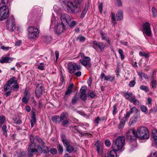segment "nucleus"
Instances as JSON below:
<instances>
[{"label": "nucleus", "mask_w": 157, "mask_h": 157, "mask_svg": "<svg viewBox=\"0 0 157 157\" xmlns=\"http://www.w3.org/2000/svg\"><path fill=\"white\" fill-rule=\"evenodd\" d=\"M75 5L70 0H66L64 2L65 6L68 10H71L74 13L80 12L83 5V0H74Z\"/></svg>", "instance_id": "f257e3e1"}, {"label": "nucleus", "mask_w": 157, "mask_h": 157, "mask_svg": "<svg viewBox=\"0 0 157 157\" xmlns=\"http://www.w3.org/2000/svg\"><path fill=\"white\" fill-rule=\"evenodd\" d=\"M125 140V137L124 136H118L115 141H113L112 147L113 150L116 151H123L124 150Z\"/></svg>", "instance_id": "f03ea898"}, {"label": "nucleus", "mask_w": 157, "mask_h": 157, "mask_svg": "<svg viewBox=\"0 0 157 157\" xmlns=\"http://www.w3.org/2000/svg\"><path fill=\"white\" fill-rule=\"evenodd\" d=\"M136 136L141 140L148 139L149 137V134L147 128L144 127H139L136 130Z\"/></svg>", "instance_id": "7ed1b4c3"}, {"label": "nucleus", "mask_w": 157, "mask_h": 157, "mask_svg": "<svg viewBox=\"0 0 157 157\" xmlns=\"http://www.w3.org/2000/svg\"><path fill=\"white\" fill-rule=\"evenodd\" d=\"M28 37L29 38L34 39L38 37L39 33L38 29L34 26H30L28 29Z\"/></svg>", "instance_id": "20e7f679"}, {"label": "nucleus", "mask_w": 157, "mask_h": 157, "mask_svg": "<svg viewBox=\"0 0 157 157\" xmlns=\"http://www.w3.org/2000/svg\"><path fill=\"white\" fill-rule=\"evenodd\" d=\"M9 16V9L7 6H3L0 7V21L6 19Z\"/></svg>", "instance_id": "39448f33"}, {"label": "nucleus", "mask_w": 157, "mask_h": 157, "mask_svg": "<svg viewBox=\"0 0 157 157\" xmlns=\"http://www.w3.org/2000/svg\"><path fill=\"white\" fill-rule=\"evenodd\" d=\"M143 32L144 34L150 37L152 35V32L150 27V24L146 22L143 25Z\"/></svg>", "instance_id": "423d86ee"}, {"label": "nucleus", "mask_w": 157, "mask_h": 157, "mask_svg": "<svg viewBox=\"0 0 157 157\" xmlns=\"http://www.w3.org/2000/svg\"><path fill=\"white\" fill-rule=\"evenodd\" d=\"M126 136L127 139L131 141L135 140L136 139V132L134 129H129L126 133Z\"/></svg>", "instance_id": "0eeeda50"}, {"label": "nucleus", "mask_w": 157, "mask_h": 157, "mask_svg": "<svg viewBox=\"0 0 157 157\" xmlns=\"http://www.w3.org/2000/svg\"><path fill=\"white\" fill-rule=\"evenodd\" d=\"M68 72L70 74H74L76 71L79 70L81 69L80 65H77L76 63H69L67 65Z\"/></svg>", "instance_id": "6e6552de"}, {"label": "nucleus", "mask_w": 157, "mask_h": 157, "mask_svg": "<svg viewBox=\"0 0 157 157\" xmlns=\"http://www.w3.org/2000/svg\"><path fill=\"white\" fill-rule=\"evenodd\" d=\"M15 19L13 16L10 17V18L7 20L6 27L10 31H13L15 28Z\"/></svg>", "instance_id": "1a4fd4ad"}, {"label": "nucleus", "mask_w": 157, "mask_h": 157, "mask_svg": "<svg viewBox=\"0 0 157 157\" xmlns=\"http://www.w3.org/2000/svg\"><path fill=\"white\" fill-rule=\"evenodd\" d=\"M66 118L65 113L63 112L61 114V122L62 123L63 126L67 127L70 124V120L69 119Z\"/></svg>", "instance_id": "9d476101"}, {"label": "nucleus", "mask_w": 157, "mask_h": 157, "mask_svg": "<svg viewBox=\"0 0 157 157\" xmlns=\"http://www.w3.org/2000/svg\"><path fill=\"white\" fill-rule=\"evenodd\" d=\"M61 20L62 23L61 24L66 25L69 23V21H71V18L68 14L64 13L61 14Z\"/></svg>", "instance_id": "9b49d317"}, {"label": "nucleus", "mask_w": 157, "mask_h": 157, "mask_svg": "<svg viewBox=\"0 0 157 157\" xmlns=\"http://www.w3.org/2000/svg\"><path fill=\"white\" fill-rule=\"evenodd\" d=\"M33 147H34V146L32 144H30L29 145L27 149L28 155L29 157H32L34 153L38 152V149L33 148Z\"/></svg>", "instance_id": "f8f14e48"}, {"label": "nucleus", "mask_w": 157, "mask_h": 157, "mask_svg": "<svg viewBox=\"0 0 157 157\" xmlns=\"http://www.w3.org/2000/svg\"><path fill=\"white\" fill-rule=\"evenodd\" d=\"M93 43L96 47H98L101 52L103 51L105 47H107L109 45L108 44L106 45L105 44H104L102 42H98L96 40L93 41Z\"/></svg>", "instance_id": "ddd939ff"}, {"label": "nucleus", "mask_w": 157, "mask_h": 157, "mask_svg": "<svg viewBox=\"0 0 157 157\" xmlns=\"http://www.w3.org/2000/svg\"><path fill=\"white\" fill-rule=\"evenodd\" d=\"M43 86L41 84H38L35 90V93L36 97L38 98L42 95L43 93Z\"/></svg>", "instance_id": "4468645a"}, {"label": "nucleus", "mask_w": 157, "mask_h": 157, "mask_svg": "<svg viewBox=\"0 0 157 157\" xmlns=\"http://www.w3.org/2000/svg\"><path fill=\"white\" fill-rule=\"evenodd\" d=\"M96 149L98 154H102L103 151V144L99 141H98L95 144Z\"/></svg>", "instance_id": "2eb2a0df"}, {"label": "nucleus", "mask_w": 157, "mask_h": 157, "mask_svg": "<svg viewBox=\"0 0 157 157\" xmlns=\"http://www.w3.org/2000/svg\"><path fill=\"white\" fill-rule=\"evenodd\" d=\"M122 94L126 99L130 101L135 96L131 92L128 93L126 92H122Z\"/></svg>", "instance_id": "dca6fc26"}, {"label": "nucleus", "mask_w": 157, "mask_h": 157, "mask_svg": "<svg viewBox=\"0 0 157 157\" xmlns=\"http://www.w3.org/2000/svg\"><path fill=\"white\" fill-rule=\"evenodd\" d=\"M122 94L126 99L130 101L135 96L131 92L128 93L126 92H122Z\"/></svg>", "instance_id": "f3484780"}, {"label": "nucleus", "mask_w": 157, "mask_h": 157, "mask_svg": "<svg viewBox=\"0 0 157 157\" xmlns=\"http://www.w3.org/2000/svg\"><path fill=\"white\" fill-rule=\"evenodd\" d=\"M152 143L155 144H157V130L155 129L152 131Z\"/></svg>", "instance_id": "a211bd4d"}, {"label": "nucleus", "mask_w": 157, "mask_h": 157, "mask_svg": "<svg viewBox=\"0 0 157 157\" xmlns=\"http://www.w3.org/2000/svg\"><path fill=\"white\" fill-rule=\"evenodd\" d=\"M65 25L60 24H58L56 27V33L58 34H60L63 32L64 29V27Z\"/></svg>", "instance_id": "6ab92c4d"}, {"label": "nucleus", "mask_w": 157, "mask_h": 157, "mask_svg": "<svg viewBox=\"0 0 157 157\" xmlns=\"http://www.w3.org/2000/svg\"><path fill=\"white\" fill-rule=\"evenodd\" d=\"M132 113L134 112H135V114L132 117L137 120L140 117V110L135 107H133L132 108Z\"/></svg>", "instance_id": "aec40b11"}, {"label": "nucleus", "mask_w": 157, "mask_h": 157, "mask_svg": "<svg viewBox=\"0 0 157 157\" xmlns=\"http://www.w3.org/2000/svg\"><path fill=\"white\" fill-rule=\"evenodd\" d=\"M13 58L9 57H2L0 60V62L2 63H10L13 61Z\"/></svg>", "instance_id": "412c9836"}, {"label": "nucleus", "mask_w": 157, "mask_h": 157, "mask_svg": "<svg viewBox=\"0 0 157 157\" xmlns=\"http://www.w3.org/2000/svg\"><path fill=\"white\" fill-rule=\"evenodd\" d=\"M36 141L37 142L40 144L43 148H47L46 146H44L45 143L42 140V139L40 138L39 136H36Z\"/></svg>", "instance_id": "4be33fe9"}, {"label": "nucleus", "mask_w": 157, "mask_h": 157, "mask_svg": "<svg viewBox=\"0 0 157 157\" xmlns=\"http://www.w3.org/2000/svg\"><path fill=\"white\" fill-rule=\"evenodd\" d=\"M115 150H112L108 151L105 155V157H117V154Z\"/></svg>", "instance_id": "5701e85b"}, {"label": "nucleus", "mask_w": 157, "mask_h": 157, "mask_svg": "<svg viewBox=\"0 0 157 157\" xmlns=\"http://www.w3.org/2000/svg\"><path fill=\"white\" fill-rule=\"evenodd\" d=\"M53 122L56 124H59L61 122V115L60 116L55 115L52 118Z\"/></svg>", "instance_id": "b1692460"}, {"label": "nucleus", "mask_w": 157, "mask_h": 157, "mask_svg": "<svg viewBox=\"0 0 157 157\" xmlns=\"http://www.w3.org/2000/svg\"><path fill=\"white\" fill-rule=\"evenodd\" d=\"M132 113V108L130 109L128 111L126 112V114L124 115V116L122 118V119L126 121V119L129 117L130 115Z\"/></svg>", "instance_id": "393cba45"}, {"label": "nucleus", "mask_w": 157, "mask_h": 157, "mask_svg": "<svg viewBox=\"0 0 157 157\" xmlns=\"http://www.w3.org/2000/svg\"><path fill=\"white\" fill-rule=\"evenodd\" d=\"M73 84H70L67 90L66 91L65 95H70L72 93V89H73Z\"/></svg>", "instance_id": "a878e982"}, {"label": "nucleus", "mask_w": 157, "mask_h": 157, "mask_svg": "<svg viewBox=\"0 0 157 157\" xmlns=\"http://www.w3.org/2000/svg\"><path fill=\"white\" fill-rule=\"evenodd\" d=\"M29 93L28 94V92L26 94L27 96H24L21 99L22 102L26 104H27L28 103V101L29 99V96H30V95H29Z\"/></svg>", "instance_id": "bb28decb"}, {"label": "nucleus", "mask_w": 157, "mask_h": 157, "mask_svg": "<svg viewBox=\"0 0 157 157\" xmlns=\"http://www.w3.org/2000/svg\"><path fill=\"white\" fill-rule=\"evenodd\" d=\"M32 118V119L31 121V127H33L34 126V124H35L36 122L35 114L34 112H33Z\"/></svg>", "instance_id": "cd10ccee"}, {"label": "nucleus", "mask_w": 157, "mask_h": 157, "mask_svg": "<svg viewBox=\"0 0 157 157\" xmlns=\"http://www.w3.org/2000/svg\"><path fill=\"white\" fill-rule=\"evenodd\" d=\"M30 141L31 142L32 145L34 146V147H35L36 146V144L35 143L34 141L36 140V136H33L32 135L29 136Z\"/></svg>", "instance_id": "c85d7f7f"}, {"label": "nucleus", "mask_w": 157, "mask_h": 157, "mask_svg": "<svg viewBox=\"0 0 157 157\" xmlns=\"http://www.w3.org/2000/svg\"><path fill=\"white\" fill-rule=\"evenodd\" d=\"M117 19V20H121L123 18V12L121 10H120L116 14Z\"/></svg>", "instance_id": "c756f323"}, {"label": "nucleus", "mask_w": 157, "mask_h": 157, "mask_svg": "<svg viewBox=\"0 0 157 157\" xmlns=\"http://www.w3.org/2000/svg\"><path fill=\"white\" fill-rule=\"evenodd\" d=\"M101 34V37L102 38V40H106L107 42H108V44L109 45H110V42H111V40H110L109 39V38L106 39V37L105 36V34H104L102 32H101L100 33Z\"/></svg>", "instance_id": "7c9ffc66"}, {"label": "nucleus", "mask_w": 157, "mask_h": 157, "mask_svg": "<svg viewBox=\"0 0 157 157\" xmlns=\"http://www.w3.org/2000/svg\"><path fill=\"white\" fill-rule=\"evenodd\" d=\"M140 109L141 111L145 114H147L148 113V109L147 107L144 105H142L141 106Z\"/></svg>", "instance_id": "2f4dec72"}, {"label": "nucleus", "mask_w": 157, "mask_h": 157, "mask_svg": "<svg viewBox=\"0 0 157 157\" xmlns=\"http://www.w3.org/2000/svg\"><path fill=\"white\" fill-rule=\"evenodd\" d=\"M125 122L126 121H125L121 119L118 127V128L120 129H122L125 125Z\"/></svg>", "instance_id": "473e14b6"}, {"label": "nucleus", "mask_w": 157, "mask_h": 157, "mask_svg": "<svg viewBox=\"0 0 157 157\" xmlns=\"http://www.w3.org/2000/svg\"><path fill=\"white\" fill-rule=\"evenodd\" d=\"M17 83L16 78L14 77H12L10 79V80L8 81V83L10 85L12 84H15Z\"/></svg>", "instance_id": "72a5a7b5"}, {"label": "nucleus", "mask_w": 157, "mask_h": 157, "mask_svg": "<svg viewBox=\"0 0 157 157\" xmlns=\"http://www.w3.org/2000/svg\"><path fill=\"white\" fill-rule=\"evenodd\" d=\"M130 102H132L135 105H138L140 103L139 101L136 99L135 96L133 98Z\"/></svg>", "instance_id": "f704fd0d"}, {"label": "nucleus", "mask_w": 157, "mask_h": 157, "mask_svg": "<svg viewBox=\"0 0 157 157\" xmlns=\"http://www.w3.org/2000/svg\"><path fill=\"white\" fill-rule=\"evenodd\" d=\"M81 57L83 59V60H86V61L89 62L90 60V57L86 56H85L84 54L82 53L81 54Z\"/></svg>", "instance_id": "c9c22d12"}, {"label": "nucleus", "mask_w": 157, "mask_h": 157, "mask_svg": "<svg viewBox=\"0 0 157 157\" xmlns=\"http://www.w3.org/2000/svg\"><path fill=\"white\" fill-rule=\"evenodd\" d=\"M77 40H79V41L81 42H83L86 40V38L83 36H78L76 38Z\"/></svg>", "instance_id": "e433bc0d"}, {"label": "nucleus", "mask_w": 157, "mask_h": 157, "mask_svg": "<svg viewBox=\"0 0 157 157\" xmlns=\"http://www.w3.org/2000/svg\"><path fill=\"white\" fill-rule=\"evenodd\" d=\"M78 100V98L76 95H75L72 98L71 100V103L72 105H74L75 104Z\"/></svg>", "instance_id": "4c0bfd02"}, {"label": "nucleus", "mask_w": 157, "mask_h": 157, "mask_svg": "<svg viewBox=\"0 0 157 157\" xmlns=\"http://www.w3.org/2000/svg\"><path fill=\"white\" fill-rule=\"evenodd\" d=\"M140 89L145 92H148L149 91V89L148 87L146 86L143 85H141L140 87Z\"/></svg>", "instance_id": "58836bf2"}, {"label": "nucleus", "mask_w": 157, "mask_h": 157, "mask_svg": "<svg viewBox=\"0 0 157 157\" xmlns=\"http://www.w3.org/2000/svg\"><path fill=\"white\" fill-rule=\"evenodd\" d=\"M88 10V8L87 6H85L81 15V17L83 18L85 15L86 14L87 11Z\"/></svg>", "instance_id": "ea45409f"}, {"label": "nucleus", "mask_w": 157, "mask_h": 157, "mask_svg": "<svg viewBox=\"0 0 157 157\" xmlns=\"http://www.w3.org/2000/svg\"><path fill=\"white\" fill-rule=\"evenodd\" d=\"M57 147L59 151V154H62L63 151V146L60 144H59L57 146Z\"/></svg>", "instance_id": "a19ab883"}, {"label": "nucleus", "mask_w": 157, "mask_h": 157, "mask_svg": "<svg viewBox=\"0 0 157 157\" xmlns=\"http://www.w3.org/2000/svg\"><path fill=\"white\" fill-rule=\"evenodd\" d=\"M137 120L134 118L133 117H131L128 123V124L129 126L135 123L137 121Z\"/></svg>", "instance_id": "79ce46f5"}, {"label": "nucleus", "mask_w": 157, "mask_h": 157, "mask_svg": "<svg viewBox=\"0 0 157 157\" xmlns=\"http://www.w3.org/2000/svg\"><path fill=\"white\" fill-rule=\"evenodd\" d=\"M87 89V87L85 86H82L80 90V92L81 94L86 93V91Z\"/></svg>", "instance_id": "37998d69"}, {"label": "nucleus", "mask_w": 157, "mask_h": 157, "mask_svg": "<svg viewBox=\"0 0 157 157\" xmlns=\"http://www.w3.org/2000/svg\"><path fill=\"white\" fill-rule=\"evenodd\" d=\"M115 77L114 76L109 75H107V78L106 81L112 82L113 81Z\"/></svg>", "instance_id": "c03bdc74"}, {"label": "nucleus", "mask_w": 157, "mask_h": 157, "mask_svg": "<svg viewBox=\"0 0 157 157\" xmlns=\"http://www.w3.org/2000/svg\"><path fill=\"white\" fill-rule=\"evenodd\" d=\"M139 55L141 56H144L146 58H147L149 57V55L148 54L141 51L139 52Z\"/></svg>", "instance_id": "a18cd8bd"}, {"label": "nucleus", "mask_w": 157, "mask_h": 157, "mask_svg": "<svg viewBox=\"0 0 157 157\" xmlns=\"http://www.w3.org/2000/svg\"><path fill=\"white\" fill-rule=\"evenodd\" d=\"M151 84L152 87L153 88H156V81L155 80L153 79H151Z\"/></svg>", "instance_id": "49530a36"}, {"label": "nucleus", "mask_w": 157, "mask_h": 157, "mask_svg": "<svg viewBox=\"0 0 157 157\" xmlns=\"http://www.w3.org/2000/svg\"><path fill=\"white\" fill-rule=\"evenodd\" d=\"M100 77L102 80L106 81L107 78V75L106 76L103 73H102L100 75Z\"/></svg>", "instance_id": "de8ad7c7"}, {"label": "nucleus", "mask_w": 157, "mask_h": 157, "mask_svg": "<svg viewBox=\"0 0 157 157\" xmlns=\"http://www.w3.org/2000/svg\"><path fill=\"white\" fill-rule=\"evenodd\" d=\"M81 99L82 100L85 101L87 99V95L86 93L81 94L80 95Z\"/></svg>", "instance_id": "09e8293b"}, {"label": "nucleus", "mask_w": 157, "mask_h": 157, "mask_svg": "<svg viewBox=\"0 0 157 157\" xmlns=\"http://www.w3.org/2000/svg\"><path fill=\"white\" fill-rule=\"evenodd\" d=\"M118 52L121 56V59H123L124 58V57L123 54V50L121 49H119Z\"/></svg>", "instance_id": "8fccbe9b"}, {"label": "nucleus", "mask_w": 157, "mask_h": 157, "mask_svg": "<svg viewBox=\"0 0 157 157\" xmlns=\"http://www.w3.org/2000/svg\"><path fill=\"white\" fill-rule=\"evenodd\" d=\"M80 61L82 64V65H83L84 66H87V65L90 63L89 62H87L86 61V60H84L82 59H80Z\"/></svg>", "instance_id": "3c124183"}, {"label": "nucleus", "mask_w": 157, "mask_h": 157, "mask_svg": "<svg viewBox=\"0 0 157 157\" xmlns=\"http://www.w3.org/2000/svg\"><path fill=\"white\" fill-rule=\"evenodd\" d=\"M66 147L67 151L69 153H71L74 150L72 146L70 145L67 146Z\"/></svg>", "instance_id": "603ef678"}, {"label": "nucleus", "mask_w": 157, "mask_h": 157, "mask_svg": "<svg viewBox=\"0 0 157 157\" xmlns=\"http://www.w3.org/2000/svg\"><path fill=\"white\" fill-rule=\"evenodd\" d=\"M148 157H157V151H153Z\"/></svg>", "instance_id": "864d4df0"}, {"label": "nucleus", "mask_w": 157, "mask_h": 157, "mask_svg": "<svg viewBox=\"0 0 157 157\" xmlns=\"http://www.w3.org/2000/svg\"><path fill=\"white\" fill-rule=\"evenodd\" d=\"M63 142L64 146L66 147L70 145L69 142L67 140L63 141Z\"/></svg>", "instance_id": "5fc2aeb1"}, {"label": "nucleus", "mask_w": 157, "mask_h": 157, "mask_svg": "<svg viewBox=\"0 0 157 157\" xmlns=\"http://www.w3.org/2000/svg\"><path fill=\"white\" fill-rule=\"evenodd\" d=\"M43 63H41L37 66L38 68L41 70H43L44 69V66L42 65Z\"/></svg>", "instance_id": "6e6d98bb"}, {"label": "nucleus", "mask_w": 157, "mask_h": 157, "mask_svg": "<svg viewBox=\"0 0 157 157\" xmlns=\"http://www.w3.org/2000/svg\"><path fill=\"white\" fill-rule=\"evenodd\" d=\"M152 12L153 13V16L154 17H155L157 15V12L156 10L154 7L152 8Z\"/></svg>", "instance_id": "4d7b16f0"}, {"label": "nucleus", "mask_w": 157, "mask_h": 157, "mask_svg": "<svg viewBox=\"0 0 157 157\" xmlns=\"http://www.w3.org/2000/svg\"><path fill=\"white\" fill-rule=\"evenodd\" d=\"M6 120V117L4 116H1L0 117V123L2 124L4 123Z\"/></svg>", "instance_id": "13d9d810"}, {"label": "nucleus", "mask_w": 157, "mask_h": 157, "mask_svg": "<svg viewBox=\"0 0 157 157\" xmlns=\"http://www.w3.org/2000/svg\"><path fill=\"white\" fill-rule=\"evenodd\" d=\"M19 86L17 83L14 84L12 86V90H15L16 89H18L19 88Z\"/></svg>", "instance_id": "bf43d9fd"}, {"label": "nucleus", "mask_w": 157, "mask_h": 157, "mask_svg": "<svg viewBox=\"0 0 157 157\" xmlns=\"http://www.w3.org/2000/svg\"><path fill=\"white\" fill-rule=\"evenodd\" d=\"M52 154H55L57 152V151L56 148H51L49 151Z\"/></svg>", "instance_id": "052dcab7"}, {"label": "nucleus", "mask_w": 157, "mask_h": 157, "mask_svg": "<svg viewBox=\"0 0 157 157\" xmlns=\"http://www.w3.org/2000/svg\"><path fill=\"white\" fill-rule=\"evenodd\" d=\"M136 84V82L135 80L130 81L129 83V85L130 87H133Z\"/></svg>", "instance_id": "680f3d73"}, {"label": "nucleus", "mask_w": 157, "mask_h": 157, "mask_svg": "<svg viewBox=\"0 0 157 157\" xmlns=\"http://www.w3.org/2000/svg\"><path fill=\"white\" fill-rule=\"evenodd\" d=\"M152 99L151 98H147V104L148 105L149 107H151V106Z\"/></svg>", "instance_id": "e2e57ef3"}, {"label": "nucleus", "mask_w": 157, "mask_h": 157, "mask_svg": "<svg viewBox=\"0 0 157 157\" xmlns=\"http://www.w3.org/2000/svg\"><path fill=\"white\" fill-rule=\"evenodd\" d=\"M74 74L77 77H80L81 75V72L79 70L77 71L74 73Z\"/></svg>", "instance_id": "0e129e2a"}, {"label": "nucleus", "mask_w": 157, "mask_h": 157, "mask_svg": "<svg viewBox=\"0 0 157 157\" xmlns=\"http://www.w3.org/2000/svg\"><path fill=\"white\" fill-rule=\"evenodd\" d=\"M102 3H100L98 6V10L100 11V13H102Z\"/></svg>", "instance_id": "69168bd1"}, {"label": "nucleus", "mask_w": 157, "mask_h": 157, "mask_svg": "<svg viewBox=\"0 0 157 157\" xmlns=\"http://www.w3.org/2000/svg\"><path fill=\"white\" fill-rule=\"evenodd\" d=\"M105 144L106 146L109 147L111 144V143L109 140H105Z\"/></svg>", "instance_id": "338daca9"}, {"label": "nucleus", "mask_w": 157, "mask_h": 157, "mask_svg": "<svg viewBox=\"0 0 157 157\" xmlns=\"http://www.w3.org/2000/svg\"><path fill=\"white\" fill-rule=\"evenodd\" d=\"M88 94L90 97L91 98H94L95 95V93L93 92L90 91L88 93Z\"/></svg>", "instance_id": "774afa93"}]
</instances>
